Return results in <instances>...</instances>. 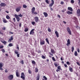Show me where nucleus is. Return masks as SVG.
Returning a JSON list of instances; mask_svg holds the SVG:
<instances>
[{
  "label": "nucleus",
  "instance_id": "1",
  "mask_svg": "<svg viewBox=\"0 0 80 80\" xmlns=\"http://www.w3.org/2000/svg\"><path fill=\"white\" fill-rule=\"evenodd\" d=\"M67 30L68 32V33L70 34V35H72L71 30H70V28L69 27H68L67 28Z\"/></svg>",
  "mask_w": 80,
  "mask_h": 80
},
{
  "label": "nucleus",
  "instance_id": "2",
  "mask_svg": "<svg viewBox=\"0 0 80 80\" xmlns=\"http://www.w3.org/2000/svg\"><path fill=\"white\" fill-rule=\"evenodd\" d=\"M77 15L78 17L80 16V9H78L77 11Z\"/></svg>",
  "mask_w": 80,
  "mask_h": 80
},
{
  "label": "nucleus",
  "instance_id": "3",
  "mask_svg": "<svg viewBox=\"0 0 80 80\" xmlns=\"http://www.w3.org/2000/svg\"><path fill=\"white\" fill-rule=\"evenodd\" d=\"M13 78V76L12 75H10L8 77V79L9 80H12Z\"/></svg>",
  "mask_w": 80,
  "mask_h": 80
},
{
  "label": "nucleus",
  "instance_id": "4",
  "mask_svg": "<svg viewBox=\"0 0 80 80\" xmlns=\"http://www.w3.org/2000/svg\"><path fill=\"white\" fill-rule=\"evenodd\" d=\"M51 2H52L49 5V7H52L54 4V1L53 0H51Z\"/></svg>",
  "mask_w": 80,
  "mask_h": 80
},
{
  "label": "nucleus",
  "instance_id": "5",
  "mask_svg": "<svg viewBox=\"0 0 80 80\" xmlns=\"http://www.w3.org/2000/svg\"><path fill=\"white\" fill-rule=\"evenodd\" d=\"M21 78L23 80H25V75H24V73L22 72V73Z\"/></svg>",
  "mask_w": 80,
  "mask_h": 80
},
{
  "label": "nucleus",
  "instance_id": "6",
  "mask_svg": "<svg viewBox=\"0 0 80 80\" xmlns=\"http://www.w3.org/2000/svg\"><path fill=\"white\" fill-rule=\"evenodd\" d=\"M14 16L17 20H20V18H19L18 15L17 14H15Z\"/></svg>",
  "mask_w": 80,
  "mask_h": 80
},
{
  "label": "nucleus",
  "instance_id": "7",
  "mask_svg": "<svg viewBox=\"0 0 80 80\" xmlns=\"http://www.w3.org/2000/svg\"><path fill=\"white\" fill-rule=\"evenodd\" d=\"M34 29H33L31 30L30 32V35H33L34 34V31H34Z\"/></svg>",
  "mask_w": 80,
  "mask_h": 80
},
{
  "label": "nucleus",
  "instance_id": "8",
  "mask_svg": "<svg viewBox=\"0 0 80 80\" xmlns=\"http://www.w3.org/2000/svg\"><path fill=\"white\" fill-rule=\"evenodd\" d=\"M67 43L66 44L67 46H69L70 45V41L69 39H68L67 41Z\"/></svg>",
  "mask_w": 80,
  "mask_h": 80
},
{
  "label": "nucleus",
  "instance_id": "9",
  "mask_svg": "<svg viewBox=\"0 0 80 80\" xmlns=\"http://www.w3.org/2000/svg\"><path fill=\"white\" fill-rule=\"evenodd\" d=\"M20 8H21V6H20L18 8H16V10L17 12H20Z\"/></svg>",
  "mask_w": 80,
  "mask_h": 80
},
{
  "label": "nucleus",
  "instance_id": "10",
  "mask_svg": "<svg viewBox=\"0 0 80 80\" xmlns=\"http://www.w3.org/2000/svg\"><path fill=\"white\" fill-rule=\"evenodd\" d=\"M1 7H5L6 6V4L4 3H1L0 4Z\"/></svg>",
  "mask_w": 80,
  "mask_h": 80
},
{
  "label": "nucleus",
  "instance_id": "11",
  "mask_svg": "<svg viewBox=\"0 0 80 80\" xmlns=\"http://www.w3.org/2000/svg\"><path fill=\"white\" fill-rule=\"evenodd\" d=\"M35 7H33L32 9V14H33V12H35Z\"/></svg>",
  "mask_w": 80,
  "mask_h": 80
},
{
  "label": "nucleus",
  "instance_id": "12",
  "mask_svg": "<svg viewBox=\"0 0 80 80\" xmlns=\"http://www.w3.org/2000/svg\"><path fill=\"white\" fill-rule=\"evenodd\" d=\"M16 73L17 77H20V74H19L18 71H16Z\"/></svg>",
  "mask_w": 80,
  "mask_h": 80
},
{
  "label": "nucleus",
  "instance_id": "13",
  "mask_svg": "<svg viewBox=\"0 0 80 80\" xmlns=\"http://www.w3.org/2000/svg\"><path fill=\"white\" fill-rule=\"evenodd\" d=\"M55 33L56 34V37H57L58 38L59 37V35H58V32L57 31H56L55 32Z\"/></svg>",
  "mask_w": 80,
  "mask_h": 80
},
{
  "label": "nucleus",
  "instance_id": "14",
  "mask_svg": "<svg viewBox=\"0 0 80 80\" xmlns=\"http://www.w3.org/2000/svg\"><path fill=\"white\" fill-rule=\"evenodd\" d=\"M43 14L45 17H48V14L47 12H44Z\"/></svg>",
  "mask_w": 80,
  "mask_h": 80
},
{
  "label": "nucleus",
  "instance_id": "15",
  "mask_svg": "<svg viewBox=\"0 0 80 80\" xmlns=\"http://www.w3.org/2000/svg\"><path fill=\"white\" fill-rule=\"evenodd\" d=\"M13 40V36H11V37L9 39V40L8 41V42H11L12 40Z\"/></svg>",
  "mask_w": 80,
  "mask_h": 80
},
{
  "label": "nucleus",
  "instance_id": "16",
  "mask_svg": "<svg viewBox=\"0 0 80 80\" xmlns=\"http://www.w3.org/2000/svg\"><path fill=\"white\" fill-rule=\"evenodd\" d=\"M44 44H45V41L42 40L40 41L41 45H44Z\"/></svg>",
  "mask_w": 80,
  "mask_h": 80
},
{
  "label": "nucleus",
  "instance_id": "17",
  "mask_svg": "<svg viewBox=\"0 0 80 80\" xmlns=\"http://www.w3.org/2000/svg\"><path fill=\"white\" fill-rule=\"evenodd\" d=\"M1 42L2 43H3L5 45H7V42L5 41H1Z\"/></svg>",
  "mask_w": 80,
  "mask_h": 80
},
{
  "label": "nucleus",
  "instance_id": "18",
  "mask_svg": "<svg viewBox=\"0 0 80 80\" xmlns=\"http://www.w3.org/2000/svg\"><path fill=\"white\" fill-rule=\"evenodd\" d=\"M68 10H70L71 12H73V9H72V8L71 7H68Z\"/></svg>",
  "mask_w": 80,
  "mask_h": 80
},
{
  "label": "nucleus",
  "instance_id": "19",
  "mask_svg": "<svg viewBox=\"0 0 80 80\" xmlns=\"http://www.w3.org/2000/svg\"><path fill=\"white\" fill-rule=\"evenodd\" d=\"M69 70L70 72H73V69L70 67H69Z\"/></svg>",
  "mask_w": 80,
  "mask_h": 80
},
{
  "label": "nucleus",
  "instance_id": "20",
  "mask_svg": "<svg viewBox=\"0 0 80 80\" xmlns=\"http://www.w3.org/2000/svg\"><path fill=\"white\" fill-rule=\"evenodd\" d=\"M51 53H52V54L55 53V51H54V50L53 49H51Z\"/></svg>",
  "mask_w": 80,
  "mask_h": 80
},
{
  "label": "nucleus",
  "instance_id": "21",
  "mask_svg": "<svg viewBox=\"0 0 80 80\" xmlns=\"http://www.w3.org/2000/svg\"><path fill=\"white\" fill-rule=\"evenodd\" d=\"M37 78L36 80H39L40 79V75L38 74L37 76Z\"/></svg>",
  "mask_w": 80,
  "mask_h": 80
},
{
  "label": "nucleus",
  "instance_id": "22",
  "mask_svg": "<svg viewBox=\"0 0 80 80\" xmlns=\"http://www.w3.org/2000/svg\"><path fill=\"white\" fill-rule=\"evenodd\" d=\"M9 47H13V44L12 43H10L8 44Z\"/></svg>",
  "mask_w": 80,
  "mask_h": 80
},
{
  "label": "nucleus",
  "instance_id": "23",
  "mask_svg": "<svg viewBox=\"0 0 80 80\" xmlns=\"http://www.w3.org/2000/svg\"><path fill=\"white\" fill-rule=\"evenodd\" d=\"M67 13L68 14H73V12L69 11H68Z\"/></svg>",
  "mask_w": 80,
  "mask_h": 80
},
{
  "label": "nucleus",
  "instance_id": "24",
  "mask_svg": "<svg viewBox=\"0 0 80 80\" xmlns=\"http://www.w3.org/2000/svg\"><path fill=\"white\" fill-rule=\"evenodd\" d=\"M23 8H27V6L26 5L23 4Z\"/></svg>",
  "mask_w": 80,
  "mask_h": 80
},
{
  "label": "nucleus",
  "instance_id": "25",
  "mask_svg": "<svg viewBox=\"0 0 80 80\" xmlns=\"http://www.w3.org/2000/svg\"><path fill=\"white\" fill-rule=\"evenodd\" d=\"M74 55L75 56H77L78 55V53L77 51H75L74 52Z\"/></svg>",
  "mask_w": 80,
  "mask_h": 80
},
{
  "label": "nucleus",
  "instance_id": "26",
  "mask_svg": "<svg viewBox=\"0 0 80 80\" xmlns=\"http://www.w3.org/2000/svg\"><path fill=\"white\" fill-rule=\"evenodd\" d=\"M3 66V64L2 62L0 63V67H2Z\"/></svg>",
  "mask_w": 80,
  "mask_h": 80
},
{
  "label": "nucleus",
  "instance_id": "27",
  "mask_svg": "<svg viewBox=\"0 0 80 80\" xmlns=\"http://www.w3.org/2000/svg\"><path fill=\"white\" fill-rule=\"evenodd\" d=\"M28 28H26L24 30V32H28Z\"/></svg>",
  "mask_w": 80,
  "mask_h": 80
},
{
  "label": "nucleus",
  "instance_id": "28",
  "mask_svg": "<svg viewBox=\"0 0 80 80\" xmlns=\"http://www.w3.org/2000/svg\"><path fill=\"white\" fill-rule=\"evenodd\" d=\"M14 52H15V54H16V55L18 54V52L17 51V50H15L14 51Z\"/></svg>",
  "mask_w": 80,
  "mask_h": 80
},
{
  "label": "nucleus",
  "instance_id": "29",
  "mask_svg": "<svg viewBox=\"0 0 80 80\" xmlns=\"http://www.w3.org/2000/svg\"><path fill=\"white\" fill-rule=\"evenodd\" d=\"M46 41L48 43V44H49V41H48V38H46Z\"/></svg>",
  "mask_w": 80,
  "mask_h": 80
},
{
  "label": "nucleus",
  "instance_id": "30",
  "mask_svg": "<svg viewBox=\"0 0 80 80\" xmlns=\"http://www.w3.org/2000/svg\"><path fill=\"white\" fill-rule=\"evenodd\" d=\"M45 2L47 3H48V4H49L50 3L49 2V1L48 0H45Z\"/></svg>",
  "mask_w": 80,
  "mask_h": 80
},
{
  "label": "nucleus",
  "instance_id": "31",
  "mask_svg": "<svg viewBox=\"0 0 80 80\" xmlns=\"http://www.w3.org/2000/svg\"><path fill=\"white\" fill-rule=\"evenodd\" d=\"M35 20H38V17H35Z\"/></svg>",
  "mask_w": 80,
  "mask_h": 80
},
{
  "label": "nucleus",
  "instance_id": "32",
  "mask_svg": "<svg viewBox=\"0 0 80 80\" xmlns=\"http://www.w3.org/2000/svg\"><path fill=\"white\" fill-rule=\"evenodd\" d=\"M52 59L53 61H54V62H55L56 61V60H55V58L54 57H52Z\"/></svg>",
  "mask_w": 80,
  "mask_h": 80
},
{
  "label": "nucleus",
  "instance_id": "33",
  "mask_svg": "<svg viewBox=\"0 0 80 80\" xmlns=\"http://www.w3.org/2000/svg\"><path fill=\"white\" fill-rule=\"evenodd\" d=\"M58 70H61V67L60 66H58Z\"/></svg>",
  "mask_w": 80,
  "mask_h": 80
},
{
  "label": "nucleus",
  "instance_id": "34",
  "mask_svg": "<svg viewBox=\"0 0 80 80\" xmlns=\"http://www.w3.org/2000/svg\"><path fill=\"white\" fill-rule=\"evenodd\" d=\"M19 17H23V16L22 15V14L20 13L19 15H18Z\"/></svg>",
  "mask_w": 80,
  "mask_h": 80
},
{
  "label": "nucleus",
  "instance_id": "35",
  "mask_svg": "<svg viewBox=\"0 0 80 80\" xmlns=\"http://www.w3.org/2000/svg\"><path fill=\"white\" fill-rule=\"evenodd\" d=\"M1 51L3 52V53H5V50H4V49H2L1 50Z\"/></svg>",
  "mask_w": 80,
  "mask_h": 80
},
{
  "label": "nucleus",
  "instance_id": "36",
  "mask_svg": "<svg viewBox=\"0 0 80 80\" xmlns=\"http://www.w3.org/2000/svg\"><path fill=\"white\" fill-rule=\"evenodd\" d=\"M72 52H73V51H74V47H72Z\"/></svg>",
  "mask_w": 80,
  "mask_h": 80
},
{
  "label": "nucleus",
  "instance_id": "37",
  "mask_svg": "<svg viewBox=\"0 0 80 80\" xmlns=\"http://www.w3.org/2000/svg\"><path fill=\"white\" fill-rule=\"evenodd\" d=\"M71 3H74V1L73 0H71Z\"/></svg>",
  "mask_w": 80,
  "mask_h": 80
},
{
  "label": "nucleus",
  "instance_id": "38",
  "mask_svg": "<svg viewBox=\"0 0 80 80\" xmlns=\"http://www.w3.org/2000/svg\"><path fill=\"white\" fill-rule=\"evenodd\" d=\"M28 72L30 74H31L32 73V71L30 70H28Z\"/></svg>",
  "mask_w": 80,
  "mask_h": 80
},
{
  "label": "nucleus",
  "instance_id": "39",
  "mask_svg": "<svg viewBox=\"0 0 80 80\" xmlns=\"http://www.w3.org/2000/svg\"><path fill=\"white\" fill-rule=\"evenodd\" d=\"M48 30L49 32H51V29L50 28H48Z\"/></svg>",
  "mask_w": 80,
  "mask_h": 80
},
{
  "label": "nucleus",
  "instance_id": "40",
  "mask_svg": "<svg viewBox=\"0 0 80 80\" xmlns=\"http://www.w3.org/2000/svg\"><path fill=\"white\" fill-rule=\"evenodd\" d=\"M32 63L35 65V62L34 61H32Z\"/></svg>",
  "mask_w": 80,
  "mask_h": 80
},
{
  "label": "nucleus",
  "instance_id": "41",
  "mask_svg": "<svg viewBox=\"0 0 80 80\" xmlns=\"http://www.w3.org/2000/svg\"><path fill=\"white\" fill-rule=\"evenodd\" d=\"M73 20H77V18L75 17H74L73 18Z\"/></svg>",
  "mask_w": 80,
  "mask_h": 80
},
{
  "label": "nucleus",
  "instance_id": "42",
  "mask_svg": "<svg viewBox=\"0 0 80 80\" xmlns=\"http://www.w3.org/2000/svg\"><path fill=\"white\" fill-rule=\"evenodd\" d=\"M43 78H44V79H45V80H47V77H45V76H43Z\"/></svg>",
  "mask_w": 80,
  "mask_h": 80
},
{
  "label": "nucleus",
  "instance_id": "43",
  "mask_svg": "<svg viewBox=\"0 0 80 80\" xmlns=\"http://www.w3.org/2000/svg\"><path fill=\"white\" fill-rule=\"evenodd\" d=\"M76 63H77V65H78L79 66H80V64L79 62H77Z\"/></svg>",
  "mask_w": 80,
  "mask_h": 80
},
{
  "label": "nucleus",
  "instance_id": "44",
  "mask_svg": "<svg viewBox=\"0 0 80 80\" xmlns=\"http://www.w3.org/2000/svg\"><path fill=\"white\" fill-rule=\"evenodd\" d=\"M6 18H7V19H9L10 18V17L9 16L7 15L6 16Z\"/></svg>",
  "mask_w": 80,
  "mask_h": 80
},
{
  "label": "nucleus",
  "instance_id": "45",
  "mask_svg": "<svg viewBox=\"0 0 80 80\" xmlns=\"http://www.w3.org/2000/svg\"><path fill=\"white\" fill-rule=\"evenodd\" d=\"M22 64V65H23L24 64V62L23 61V60H22L21 62Z\"/></svg>",
  "mask_w": 80,
  "mask_h": 80
},
{
  "label": "nucleus",
  "instance_id": "46",
  "mask_svg": "<svg viewBox=\"0 0 80 80\" xmlns=\"http://www.w3.org/2000/svg\"><path fill=\"white\" fill-rule=\"evenodd\" d=\"M78 4L80 6V0H78Z\"/></svg>",
  "mask_w": 80,
  "mask_h": 80
},
{
  "label": "nucleus",
  "instance_id": "47",
  "mask_svg": "<svg viewBox=\"0 0 80 80\" xmlns=\"http://www.w3.org/2000/svg\"><path fill=\"white\" fill-rule=\"evenodd\" d=\"M3 46L1 45L0 46V48H3Z\"/></svg>",
  "mask_w": 80,
  "mask_h": 80
},
{
  "label": "nucleus",
  "instance_id": "48",
  "mask_svg": "<svg viewBox=\"0 0 80 80\" xmlns=\"http://www.w3.org/2000/svg\"><path fill=\"white\" fill-rule=\"evenodd\" d=\"M2 29L4 30H5L6 29V28H5V27H4L3 28H2Z\"/></svg>",
  "mask_w": 80,
  "mask_h": 80
},
{
  "label": "nucleus",
  "instance_id": "49",
  "mask_svg": "<svg viewBox=\"0 0 80 80\" xmlns=\"http://www.w3.org/2000/svg\"><path fill=\"white\" fill-rule=\"evenodd\" d=\"M66 63L67 65H70V62L68 61Z\"/></svg>",
  "mask_w": 80,
  "mask_h": 80
},
{
  "label": "nucleus",
  "instance_id": "50",
  "mask_svg": "<svg viewBox=\"0 0 80 80\" xmlns=\"http://www.w3.org/2000/svg\"><path fill=\"white\" fill-rule=\"evenodd\" d=\"M37 12H33V14H35V15H37Z\"/></svg>",
  "mask_w": 80,
  "mask_h": 80
},
{
  "label": "nucleus",
  "instance_id": "51",
  "mask_svg": "<svg viewBox=\"0 0 80 80\" xmlns=\"http://www.w3.org/2000/svg\"><path fill=\"white\" fill-rule=\"evenodd\" d=\"M65 10L64 9H63V10H62V13H63V12H65Z\"/></svg>",
  "mask_w": 80,
  "mask_h": 80
},
{
  "label": "nucleus",
  "instance_id": "52",
  "mask_svg": "<svg viewBox=\"0 0 80 80\" xmlns=\"http://www.w3.org/2000/svg\"><path fill=\"white\" fill-rule=\"evenodd\" d=\"M77 50H78L77 51H78V53H80V49H79V48H78Z\"/></svg>",
  "mask_w": 80,
  "mask_h": 80
},
{
  "label": "nucleus",
  "instance_id": "53",
  "mask_svg": "<svg viewBox=\"0 0 80 80\" xmlns=\"http://www.w3.org/2000/svg\"><path fill=\"white\" fill-rule=\"evenodd\" d=\"M3 21L4 23H7V21L6 20H3Z\"/></svg>",
  "mask_w": 80,
  "mask_h": 80
},
{
  "label": "nucleus",
  "instance_id": "54",
  "mask_svg": "<svg viewBox=\"0 0 80 80\" xmlns=\"http://www.w3.org/2000/svg\"><path fill=\"white\" fill-rule=\"evenodd\" d=\"M42 58L44 59H45V57L44 56H42Z\"/></svg>",
  "mask_w": 80,
  "mask_h": 80
},
{
  "label": "nucleus",
  "instance_id": "55",
  "mask_svg": "<svg viewBox=\"0 0 80 80\" xmlns=\"http://www.w3.org/2000/svg\"><path fill=\"white\" fill-rule=\"evenodd\" d=\"M54 65L55 67H58V65L57 63H54Z\"/></svg>",
  "mask_w": 80,
  "mask_h": 80
},
{
  "label": "nucleus",
  "instance_id": "56",
  "mask_svg": "<svg viewBox=\"0 0 80 80\" xmlns=\"http://www.w3.org/2000/svg\"><path fill=\"white\" fill-rule=\"evenodd\" d=\"M32 23L33 25H34V24L35 23L34 22H32Z\"/></svg>",
  "mask_w": 80,
  "mask_h": 80
},
{
  "label": "nucleus",
  "instance_id": "57",
  "mask_svg": "<svg viewBox=\"0 0 80 80\" xmlns=\"http://www.w3.org/2000/svg\"><path fill=\"white\" fill-rule=\"evenodd\" d=\"M64 67H66V68H67V64H64Z\"/></svg>",
  "mask_w": 80,
  "mask_h": 80
},
{
  "label": "nucleus",
  "instance_id": "58",
  "mask_svg": "<svg viewBox=\"0 0 80 80\" xmlns=\"http://www.w3.org/2000/svg\"><path fill=\"white\" fill-rule=\"evenodd\" d=\"M19 27L20 28L21 27H22V24L21 23H20L19 24Z\"/></svg>",
  "mask_w": 80,
  "mask_h": 80
},
{
  "label": "nucleus",
  "instance_id": "59",
  "mask_svg": "<svg viewBox=\"0 0 80 80\" xmlns=\"http://www.w3.org/2000/svg\"><path fill=\"white\" fill-rule=\"evenodd\" d=\"M19 56H20V54H17V57H18V58L19 57Z\"/></svg>",
  "mask_w": 80,
  "mask_h": 80
},
{
  "label": "nucleus",
  "instance_id": "60",
  "mask_svg": "<svg viewBox=\"0 0 80 80\" xmlns=\"http://www.w3.org/2000/svg\"><path fill=\"white\" fill-rule=\"evenodd\" d=\"M0 70H3V68H2V67H0Z\"/></svg>",
  "mask_w": 80,
  "mask_h": 80
},
{
  "label": "nucleus",
  "instance_id": "61",
  "mask_svg": "<svg viewBox=\"0 0 80 80\" xmlns=\"http://www.w3.org/2000/svg\"><path fill=\"white\" fill-rule=\"evenodd\" d=\"M49 53L51 55V56H53V55L52 54V53H51V52H49Z\"/></svg>",
  "mask_w": 80,
  "mask_h": 80
},
{
  "label": "nucleus",
  "instance_id": "62",
  "mask_svg": "<svg viewBox=\"0 0 80 80\" xmlns=\"http://www.w3.org/2000/svg\"><path fill=\"white\" fill-rule=\"evenodd\" d=\"M50 10H51V11H53V8H52L51 7L50 8Z\"/></svg>",
  "mask_w": 80,
  "mask_h": 80
},
{
  "label": "nucleus",
  "instance_id": "63",
  "mask_svg": "<svg viewBox=\"0 0 80 80\" xmlns=\"http://www.w3.org/2000/svg\"><path fill=\"white\" fill-rule=\"evenodd\" d=\"M9 33L12 34H13V32H9Z\"/></svg>",
  "mask_w": 80,
  "mask_h": 80
},
{
  "label": "nucleus",
  "instance_id": "64",
  "mask_svg": "<svg viewBox=\"0 0 80 80\" xmlns=\"http://www.w3.org/2000/svg\"><path fill=\"white\" fill-rule=\"evenodd\" d=\"M63 3H64V2H61V4L62 5H63Z\"/></svg>",
  "mask_w": 80,
  "mask_h": 80
}]
</instances>
